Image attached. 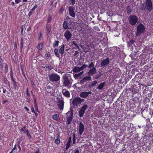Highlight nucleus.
Listing matches in <instances>:
<instances>
[{"instance_id":"1","label":"nucleus","mask_w":153,"mask_h":153,"mask_svg":"<svg viewBox=\"0 0 153 153\" xmlns=\"http://www.w3.org/2000/svg\"><path fill=\"white\" fill-rule=\"evenodd\" d=\"M94 63L93 62H91L89 64L88 68L89 69V70L88 74L89 76H92L97 73L96 69L94 66Z\"/></svg>"},{"instance_id":"2","label":"nucleus","mask_w":153,"mask_h":153,"mask_svg":"<svg viewBox=\"0 0 153 153\" xmlns=\"http://www.w3.org/2000/svg\"><path fill=\"white\" fill-rule=\"evenodd\" d=\"M145 27L143 24L140 23L137 26L136 35L138 36L143 33L145 31Z\"/></svg>"},{"instance_id":"3","label":"nucleus","mask_w":153,"mask_h":153,"mask_svg":"<svg viewBox=\"0 0 153 153\" xmlns=\"http://www.w3.org/2000/svg\"><path fill=\"white\" fill-rule=\"evenodd\" d=\"M128 19L130 24L131 25H135L138 21L137 17L134 15L130 16Z\"/></svg>"},{"instance_id":"4","label":"nucleus","mask_w":153,"mask_h":153,"mask_svg":"<svg viewBox=\"0 0 153 153\" xmlns=\"http://www.w3.org/2000/svg\"><path fill=\"white\" fill-rule=\"evenodd\" d=\"M84 100V99H81L80 97H75L73 100L72 104L74 106H77L78 105H80Z\"/></svg>"},{"instance_id":"5","label":"nucleus","mask_w":153,"mask_h":153,"mask_svg":"<svg viewBox=\"0 0 153 153\" xmlns=\"http://www.w3.org/2000/svg\"><path fill=\"white\" fill-rule=\"evenodd\" d=\"M141 90V86H138L137 87L136 85H133L132 88L131 90V97H133V94L138 93Z\"/></svg>"},{"instance_id":"6","label":"nucleus","mask_w":153,"mask_h":153,"mask_svg":"<svg viewBox=\"0 0 153 153\" xmlns=\"http://www.w3.org/2000/svg\"><path fill=\"white\" fill-rule=\"evenodd\" d=\"M88 108V105L86 104L84 105L81 107L80 110L79 111V117H83L84 113Z\"/></svg>"},{"instance_id":"7","label":"nucleus","mask_w":153,"mask_h":153,"mask_svg":"<svg viewBox=\"0 0 153 153\" xmlns=\"http://www.w3.org/2000/svg\"><path fill=\"white\" fill-rule=\"evenodd\" d=\"M66 114L67 116V124L69 125L71 123L72 117L73 116V113L72 112H68Z\"/></svg>"},{"instance_id":"8","label":"nucleus","mask_w":153,"mask_h":153,"mask_svg":"<svg viewBox=\"0 0 153 153\" xmlns=\"http://www.w3.org/2000/svg\"><path fill=\"white\" fill-rule=\"evenodd\" d=\"M145 7L149 12H151L153 9L151 0H146Z\"/></svg>"},{"instance_id":"9","label":"nucleus","mask_w":153,"mask_h":153,"mask_svg":"<svg viewBox=\"0 0 153 153\" xmlns=\"http://www.w3.org/2000/svg\"><path fill=\"white\" fill-rule=\"evenodd\" d=\"M63 86L65 87L69 86L71 85L72 82H71V78H69L68 77H63ZM71 78V77H70Z\"/></svg>"},{"instance_id":"10","label":"nucleus","mask_w":153,"mask_h":153,"mask_svg":"<svg viewBox=\"0 0 153 153\" xmlns=\"http://www.w3.org/2000/svg\"><path fill=\"white\" fill-rule=\"evenodd\" d=\"M64 101L62 100H59L57 102V106L60 110H63L64 108Z\"/></svg>"},{"instance_id":"11","label":"nucleus","mask_w":153,"mask_h":153,"mask_svg":"<svg viewBox=\"0 0 153 153\" xmlns=\"http://www.w3.org/2000/svg\"><path fill=\"white\" fill-rule=\"evenodd\" d=\"M110 62L109 58H107L105 59L102 60L101 63V67L104 68L106 66L108 65Z\"/></svg>"},{"instance_id":"12","label":"nucleus","mask_w":153,"mask_h":153,"mask_svg":"<svg viewBox=\"0 0 153 153\" xmlns=\"http://www.w3.org/2000/svg\"><path fill=\"white\" fill-rule=\"evenodd\" d=\"M64 36L66 38L67 41L70 40L72 34L70 31L66 30L64 33Z\"/></svg>"},{"instance_id":"13","label":"nucleus","mask_w":153,"mask_h":153,"mask_svg":"<svg viewBox=\"0 0 153 153\" xmlns=\"http://www.w3.org/2000/svg\"><path fill=\"white\" fill-rule=\"evenodd\" d=\"M68 10L70 15L72 17H75V12H74V7L73 6H70L69 7Z\"/></svg>"},{"instance_id":"14","label":"nucleus","mask_w":153,"mask_h":153,"mask_svg":"<svg viewBox=\"0 0 153 153\" xmlns=\"http://www.w3.org/2000/svg\"><path fill=\"white\" fill-rule=\"evenodd\" d=\"M79 134L80 136H81L84 131V127L83 123L81 122L79 123Z\"/></svg>"},{"instance_id":"15","label":"nucleus","mask_w":153,"mask_h":153,"mask_svg":"<svg viewBox=\"0 0 153 153\" xmlns=\"http://www.w3.org/2000/svg\"><path fill=\"white\" fill-rule=\"evenodd\" d=\"M91 93L90 91L89 92H82L80 94V96L83 98H86Z\"/></svg>"},{"instance_id":"16","label":"nucleus","mask_w":153,"mask_h":153,"mask_svg":"<svg viewBox=\"0 0 153 153\" xmlns=\"http://www.w3.org/2000/svg\"><path fill=\"white\" fill-rule=\"evenodd\" d=\"M62 93L65 97L68 98L70 97V95L69 92L66 89H63L62 91Z\"/></svg>"},{"instance_id":"17","label":"nucleus","mask_w":153,"mask_h":153,"mask_svg":"<svg viewBox=\"0 0 153 153\" xmlns=\"http://www.w3.org/2000/svg\"><path fill=\"white\" fill-rule=\"evenodd\" d=\"M89 80L91 81V77H84L80 81L79 83L82 85L84 84L85 82Z\"/></svg>"},{"instance_id":"18","label":"nucleus","mask_w":153,"mask_h":153,"mask_svg":"<svg viewBox=\"0 0 153 153\" xmlns=\"http://www.w3.org/2000/svg\"><path fill=\"white\" fill-rule=\"evenodd\" d=\"M11 78L12 81L13 88L15 90L18 89L17 88V85L18 84V82L15 80L14 77H11Z\"/></svg>"},{"instance_id":"19","label":"nucleus","mask_w":153,"mask_h":153,"mask_svg":"<svg viewBox=\"0 0 153 153\" xmlns=\"http://www.w3.org/2000/svg\"><path fill=\"white\" fill-rule=\"evenodd\" d=\"M128 77H121V79H119V82L121 83L126 84L127 82Z\"/></svg>"},{"instance_id":"20","label":"nucleus","mask_w":153,"mask_h":153,"mask_svg":"<svg viewBox=\"0 0 153 153\" xmlns=\"http://www.w3.org/2000/svg\"><path fill=\"white\" fill-rule=\"evenodd\" d=\"M88 66L87 65L84 64L82 66L80 67V69L82 71L79 74V75H81L84 72L83 71L84 69Z\"/></svg>"},{"instance_id":"21","label":"nucleus","mask_w":153,"mask_h":153,"mask_svg":"<svg viewBox=\"0 0 153 153\" xmlns=\"http://www.w3.org/2000/svg\"><path fill=\"white\" fill-rule=\"evenodd\" d=\"M60 77H49V79L52 82H56L59 80Z\"/></svg>"},{"instance_id":"22","label":"nucleus","mask_w":153,"mask_h":153,"mask_svg":"<svg viewBox=\"0 0 153 153\" xmlns=\"http://www.w3.org/2000/svg\"><path fill=\"white\" fill-rule=\"evenodd\" d=\"M134 41L132 39L128 41L127 42V45L128 47L131 46L132 45H133L134 43Z\"/></svg>"},{"instance_id":"23","label":"nucleus","mask_w":153,"mask_h":153,"mask_svg":"<svg viewBox=\"0 0 153 153\" xmlns=\"http://www.w3.org/2000/svg\"><path fill=\"white\" fill-rule=\"evenodd\" d=\"M45 88L47 92L48 93H51V92L52 90H53V87H51L50 85L47 86Z\"/></svg>"},{"instance_id":"24","label":"nucleus","mask_w":153,"mask_h":153,"mask_svg":"<svg viewBox=\"0 0 153 153\" xmlns=\"http://www.w3.org/2000/svg\"><path fill=\"white\" fill-rule=\"evenodd\" d=\"M105 85H106L105 82H103L99 85L97 88L98 90H101L103 88V87Z\"/></svg>"},{"instance_id":"25","label":"nucleus","mask_w":153,"mask_h":153,"mask_svg":"<svg viewBox=\"0 0 153 153\" xmlns=\"http://www.w3.org/2000/svg\"><path fill=\"white\" fill-rule=\"evenodd\" d=\"M54 142L57 145H58L60 143V135L59 134L57 136L56 138L54 141Z\"/></svg>"},{"instance_id":"26","label":"nucleus","mask_w":153,"mask_h":153,"mask_svg":"<svg viewBox=\"0 0 153 153\" xmlns=\"http://www.w3.org/2000/svg\"><path fill=\"white\" fill-rule=\"evenodd\" d=\"M59 116L58 114H55L52 116V118L56 121L58 120L59 119Z\"/></svg>"},{"instance_id":"27","label":"nucleus","mask_w":153,"mask_h":153,"mask_svg":"<svg viewBox=\"0 0 153 153\" xmlns=\"http://www.w3.org/2000/svg\"><path fill=\"white\" fill-rule=\"evenodd\" d=\"M80 71H81L80 67H75L74 68L73 71L75 72H79Z\"/></svg>"},{"instance_id":"28","label":"nucleus","mask_w":153,"mask_h":153,"mask_svg":"<svg viewBox=\"0 0 153 153\" xmlns=\"http://www.w3.org/2000/svg\"><path fill=\"white\" fill-rule=\"evenodd\" d=\"M64 45H63L59 50V52L62 55H63L64 52Z\"/></svg>"},{"instance_id":"29","label":"nucleus","mask_w":153,"mask_h":153,"mask_svg":"<svg viewBox=\"0 0 153 153\" xmlns=\"http://www.w3.org/2000/svg\"><path fill=\"white\" fill-rule=\"evenodd\" d=\"M58 50L57 49H55L54 50V52L55 53V55L56 56L58 57L59 58L60 57V55L58 53Z\"/></svg>"},{"instance_id":"30","label":"nucleus","mask_w":153,"mask_h":153,"mask_svg":"<svg viewBox=\"0 0 153 153\" xmlns=\"http://www.w3.org/2000/svg\"><path fill=\"white\" fill-rule=\"evenodd\" d=\"M43 43H39L37 46V48L39 50H41L43 47Z\"/></svg>"},{"instance_id":"31","label":"nucleus","mask_w":153,"mask_h":153,"mask_svg":"<svg viewBox=\"0 0 153 153\" xmlns=\"http://www.w3.org/2000/svg\"><path fill=\"white\" fill-rule=\"evenodd\" d=\"M73 144H75L76 143V137L75 134L74 133H73Z\"/></svg>"},{"instance_id":"32","label":"nucleus","mask_w":153,"mask_h":153,"mask_svg":"<svg viewBox=\"0 0 153 153\" xmlns=\"http://www.w3.org/2000/svg\"><path fill=\"white\" fill-rule=\"evenodd\" d=\"M68 23L66 22H64L63 24V28L65 29H67L68 27Z\"/></svg>"},{"instance_id":"33","label":"nucleus","mask_w":153,"mask_h":153,"mask_svg":"<svg viewBox=\"0 0 153 153\" xmlns=\"http://www.w3.org/2000/svg\"><path fill=\"white\" fill-rule=\"evenodd\" d=\"M46 28L48 33H49L51 30V26L49 25H47L46 26Z\"/></svg>"},{"instance_id":"34","label":"nucleus","mask_w":153,"mask_h":153,"mask_svg":"<svg viewBox=\"0 0 153 153\" xmlns=\"http://www.w3.org/2000/svg\"><path fill=\"white\" fill-rule=\"evenodd\" d=\"M25 132L26 133L28 137V139H30L31 138V136L30 134L29 133V130H25Z\"/></svg>"},{"instance_id":"35","label":"nucleus","mask_w":153,"mask_h":153,"mask_svg":"<svg viewBox=\"0 0 153 153\" xmlns=\"http://www.w3.org/2000/svg\"><path fill=\"white\" fill-rule=\"evenodd\" d=\"M34 108L35 109V110L36 111L39 112V111L38 110V106L36 102H34Z\"/></svg>"},{"instance_id":"36","label":"nucleus","mask_w":153,"mask_h":153,"mask_svg":"<svg viewBox=\"0 0 153 153\" xmlns=\"http://www.w3.org/2000/svg\"><path fill=\"white\" fill-rule=\"evenodd\" d=\"M136 79H132V80H133V82H138V85H142L143 86V85L142 84H141L140 83V80H137L136 81Z\"/></svg>"},{"instance_id":"37","label":"nucleus","mask_w":153,"mask_h":153,"mask_svg":"<svg viewBox=\"0 0 153 153\" xmlns=\"http://www.w3.org/2000/svg\"><path fill=\"white\" fill-rule=\"evenodd\" d=\"M97 83V81H94L90 85V86H94L96 85Z\"/></svg>"},{"instance_id":"38","label":"nucleus","mask_w":153,"mask_h":153,"mask_svg":"<svg viewBox=\"0 0 153 153\" xmlns=\"http://www.w3.org/2000/svg\"><path fill=\"white\" fill-rule=\"evenodd\" d=\"M71 142H68L65 147V149H69L70 146Z\"/></svg>"},{"instance_id":"39","label":"nucleus","mask_w":153,"mask_h":153,"mask_svg":"<svg viewBox=\"0 0 153 153\" xmlns=\"http://www.w3.org/2000/svg\"><path fill=\"white\" fill-rule=\"evenodd\" d=\"M21 140L20 141H19L18 142V149H19V153L21 151V147L20 146V142H21Z\"/></svg>"},{"instance_id":"40","label":"nucleus","mask_w":153,"mask_h":153,"mask_svg":"<svg viewBox=\"0 0 153 153\" xmlns=\"http://www.w3.org/2000/svg\"><path fill=\"white\" fill-rule=\"evenodd\" d=\"M23 39H21V42H20V48L21 49V51L22 50V48L23 47Z\"/></svg>"},{"instance_id":"41","label":"nucleus","mask_w":153,"mask_h":153,"mask_svg":"<svg viewBox=\"0 0 153 153\" xmlns=\"http://www.w3.org/2000/svg\"><path fill=\"white\" fill-rule=\"evenodd\" d=\"M59 42V41H55L53 45V47H56V46H58Z\"/></svg>"},{"instance_id":"42","label":"nucleus","mask_w":153,"mask_h":153,"mask_svg":"<svg viewBox=\"0 0 153 153\" xmlns=\"http://www.w3.org/2000/svg\"><path fill=\"white\" fill-rule=\"evenodd\" d=\"M69 3L72 5H74L75 4V0H69Z\"/></svg>"},{"instance_id":"43","label":"nucleus","mask_w":153,"mask_h":153,"mask_svg":"<svg viewBox=\"0 0 153 153\" xmlns=\"http://www.w3.org/2000/svg\"><path fill=\"white\" fill-rule=\"evenodd\" d=\"M48 68V69L47 70H50L52 68L51 67V66L50 65H48V66H46V68L45 70H47V69Z\"/></svg>"},{"instance_id":"44","label":"nucleus","mask_w":153,"mask_h":153,"mask_svg":"<svg viewBox=\"0 0 153 153\" xmlns=\"http://www.w3.org/2000/svg\"><path fill=\"white\" fill-rule=\"evenodd\" d=\"M72 44L76 46L79 49V46H78L76 44V41H73L72 42Z\"/></svg>"},{"instance_id":"45","label":"nucleus","mask_w":153,"mask_h":153,"mask_svg":"<svg viewBox=\"0 0 153 153\" xmlns=\"http://www.w3.org/2000/svg\"><path fill=\"white\" fill-rule=\"evenodd\" d=\"M138 100V99L137 98L135 97L133 98L132 100V101H133V103H135L137 102V100Z\"/></svg>"},{"instance_id":"46","label":"nucleus","mask_w":153,"mask_h":153,"mask_svg":"<svg viewBox=\"0 0 153 153\" xmlns=\"http://www.w3.org/2000/svg\"><path fill=\"white\" fill-rule=\"evenodd\" d=\"M32 96L34 102H36V99L35 97V96L34 94H33Z\"/></svg>"},{"instance_id":"47","label":"nucleus","mask_w":153,"mask_h":153,"mask_svg":"<svg viewBox=\"0 0 153 153\" xmlns=\"http://www.w3.org/2000/svg\"><path fill=\"white\" fill-rule=\"evenodd\" d=\"M37 7V5H35L34 7L31 9V11H33Z\"/></svg>"},{"instance_id":"48","label":"nucleus","mask_w":153,"mask_h":153,"mask_svg":"<svg viewBox=\"0 0 153 153\" xmlns=\"http://www.w3.org/2000/svg\"><path fill=\"white\" fill-rule=\"evenodd\" d=\"M26 127V126H24L22 128H21L20 130V131H25V128Z\"/></svg>"},{"instance_id":"49","label":"nucleus","mask_w":153,"mask_h":153,"mask_svg":"<svg viewBox=\"0 0 153 153\" xmlns=\"http://www.w3.org/2000/svg\"><path fill=\"white\" fill-rule=\"evenodd\" d=\"M16 149V145L15 144L14 146V147L12 149V150L13 151V152H14V151Z\"/></svg>"},{"instance_id":"50","label":"nucleus","mask_w":153,"mask_h":153,"mask_svg":"<svg viewBox=\"0 0 153 153\" xmlns=\"http://www.w3.org/2000/svg\"><path fill=\"white\" fill-rule=\"evenodd\" d=\"M127 96H131V90H130V92H128L127 94Z\"/></svg>"},{"instance_id":"51","label":"nucleus","mask_w":153,"mask_h":153,"mask_svg":"<svg viewBox=\"0 0 153 153\" xmlns=\"http://www.w3.org/2000/svg\"><path fill=\"white\" fill-rule=\"evenodd\" d=\"M51 17H48V23L50 22V21H51Z\"/></svg>"},{"instance_id":"52","label":"nucleus","mask_w":153,"mask_h":153,"mask_svg":"<svg viewBox=\"0 0 153 153\" xmlns=\"http://www.w3.org/2000/svg\"><path fill=\"white\" fill-rule=\"evenodd\" d=\"M31 111L32 112L35 113V111L34 110V107L33 106L31 108Z\"/></svg>"},{"instance_id":"53","label":"nucleus","mask_w":153,"mask_h":153,"mask_svg":"<svg viewBox=\"0 0 153 153\" xmlns=\"http://www.w3.org/2000/svg\"><path fill=\"white\" fill-rule=\"evenodd\" d=\"M21 1V0H15V1L16 4L19 3Z\"/></svg>"},{"instance_id":"54","label":"nucleus","mask_w":153,"mask_h":153,"mask_svg":"<svg viewBox=\"0 0 153 153\" xmlns=\"http://www.w3.org/2000/svg\"><path fill=\"white\" fill-rule=\"evenodd\" d=\"M42 33H41V32L40 33H39V39H41L42 38Z\"/></svg>"},{"instance_id":"55","label":"nucleus","mask_w":153,"mask_h":153,"mask_svg":"<svg viewBox=\"0 0 153 153\" xmlns=\"http://www.w3.org/2000/svg\"><path fill=\"white\" fill-rule=\"evenodd\" d=\"M31 85H32V87L33 88V85L34 84V82L33 80H31Z\"/></svg>"},{"instance_id":"56","label":"nucleus","mask_w":153,"mask_h":153,"mask_svg":"<svg viewBox=\"0 0 153 153\" xmlns=\"http://www.w3.org/2000/svg\"><path fill=\"white\" fill-rule=\"evenodd\" d=\"M24 108L27 111H29V109L26 106H25L24 107Z\"/></svg>"},{"instance_id":"57","label":"nucleus","mask_w":153,"mask_h":153,"mask_svg":"<svg viewBox=\"0 0 153 153\" xmlns=\"http://www.w3.org/2000/svg\"><path fill=\"white\" fill-rule=\"evenodd\" d=\"M68 142L71 143V137H70L69 138Z\"/></svg>"},{"instance_id":"58","label":"nucleus","mask_w":153,"mask_h":153,"mask_svg":"<svg viewBox=\"0 0 153 153\" xmlns=\"http://www.w3.org/2000/svg\"><path fill=\"white\" fill-rule=\"evenodd\" d=\"M28 89H27V90L26 94L27 96H28V97H29L30 96V94L29 93H28Z\"/></svg>"},{"instance_id":"59","label":"nucleus","mask_w":153,"mask_h":153,"mask_svg":"<svg viewBox=\"0 0 153 153\" xmlns=\"http://www.w3.org/2000/svg\"><path fill=\"white\" fill-rule=\"evenodd\" d=\"M75 153H80L78 149H76V151Z\"/></svg>"},{"instance_id":"60","label":"nucleus","mask_w":153,"mask_h":153,"mask_svg":"<svg viewBox=\"0 0 153 153\" xmlns=\"http://www.w3.org/2000/svg\"><path fill=\"white\" fill-rule=\"evenodd\" d=\"M7 102V101L6 100H5L3 101L2 103L3 104H4L6 102Z\"/></svg>"},{"instance_id":"61","label":"nucleus","mask_w":153,"mask_h":153,"mask_svg":"<svg viewBox=\"0 0 153 153\" xmlns=\"http://www.w3.org/2000/svg\"><path fill=\"white\" fill-rule=\"evenodd\" d=\"M34 153H39V149H38Z\"/></svg>"},{"instance_id":"62","label":"nucleus","mask_w":153,"mask_h":153,"mask_svg":"<svg viewBox=\"0 0 153 153\" xmlns=\"http://www.w3.org/2000/svg\"><path fill=\"white\" fill-rule=\"evenodd\" d=\"M127 13L129 14L131 13V11L129 10H128V9H127Z\"/></svg>"},{"instance_id":"63","label":"nucleus","mask_w":153,"mask_h":153,"mask_svg":"<svg viewBox=\"0 0 153 153\" xmlns=\"http://www.w3.org/2000/svg\"><path fill=\"white\" fill-rule=\"evenodd\" d=\"M79 53V52H78L77 51H76L74 55H76L77 54H78Z\"/></svg>"},{"instance_id":"64","label":"nucleus","mask_w":153,"mask_h":153,"mask_svg":"<svg viewBox=\"0 0 153 153\" xmlns=\"http://www.w3.org/2000/svg\"><path fill=\"white\" fill-rule=\"evenodd\" d=\"M6 89H3V93H5L6 92Z\"/></svg>"}]
</instances>
